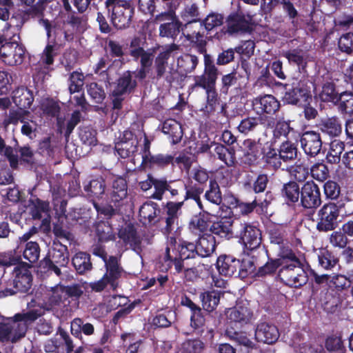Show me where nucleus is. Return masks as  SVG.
Segmentation results:
<instances>
[{"label":"nucleus","mask_w":353,"mask_h":353,"mask_svg":"<svg viewBox=\"0 0 353 353\" xmlns=\"http://www.w3.org/2000/svg\"><path fill=\"white\" fill-rule=\"evenodd\" d=\"M36 310L17 313L13 317L0 322V341L17 343L26 336L29 324L39 317Z\"/></svg>","instance_id":"1"},{"label":"nucleus","mask_w":353,"mask_h":353,"mask_svg":"<svg viewBox=\"0 0 353 353\" xmlns=\"http://www.w3.org/2000/svg\"><path fill=\"white\" fill-rule=\"evenodd\" d=\"M276 85L285 89L282 97L283 103L296 107L307 104L312 100V90L315 88L313 77L308 74L301 75L297 82L292 83L290 88L288 83H277Z\"/></svg>","instance_id":"2"},{"label":"nucleus","mask_w":353,"mask_h":353,"mask_svg":"<svg viewBox=\"0 0 353 353\" xmlns=\"http://www.w3.org/2000/svg\"><path fill=\"white\" fill-rule=\"evenodd\" d=\"M197 256H199L195 243L187 241L177 243L175 239H171L165 248L163 261L169 268L174 265L175 273L179 274L183 270L185 261Z\"/></svg>","instance_id":"3"},{"label":"nucleus","mask_w":353,"mask_h":353,"mask_svg":"<svg viewBox=\"0 0 353 353\" xmlns=\"http://www.w3.org/2000/svg\"><path fill=\"white\" fill-rule=\"evenodd\" d=\"M104 5L113 28L122 30L130 26L135 11L132 0H105Z\"/></svg>","instance_id":"4"},{"label":"nucleus","mask_w":353,"mask_h":353,"mask_svg":"<svg viewBox=\"0 0 353 353\" xmlns=\"http://www.w3.org/2000/svg\"><path fill=\"white\" fill-rule=\"evenodd\" d=\"M32 265L20 262L14 268L12 279L8 283V287L0 291V298L12 296L18 293L30 294L33 282L31 272Z\"/></svg>","instance_id":"5"},{"label":"nucleus","mask_w":353,"mask_h":353,"mask_svg":"<svg viewBox=\"0 0 353 353\" xmlns=\"http://www.w3.org/2000/svg\"><path fill=\"white\" fill-rule=\"evenodd\" d=\"M69 263L68 246L59 239L54 240L47 255L39 262L38 268L41 272H54L56 275L61 274V268L66 267Z\"/></svg>","instance_id":"6"},{"label":"nucleus","mask_w":353,"mask_h":353,"mask_svg":"<svg viewBox=\"0 0 353 353\" xmlns=\"http://www.w3.org/2000/svg\"><path fill=\"white\" fill-rule=\"evenodd\" d=\"M345 199L325 203L317 212L316 228L319 232H327L338 228L341 210L345 207Z\"/></svg>","instance_id":"7"},{"label":"nucleus","mask_w":353,"mask_h":353,"mask_svg":"<svg viewBox=\"0 0 353 353\" xmlns=\"http://www.w3.org/2000/svg\"><path fill=\"white\" fill-rule=\"evenodd\" d=\"M137 87L133 72L126 70L115 81L114 88L109 94L114 110H121L125 97L133 93Z\"/></svg>","instance_id":"8"},{"label":"nucleus","mask_w":353,"mask_h":353,"mask_svg":"<svg viewBox=\"0 0 353 353\" xmlns=\"http://www.w3.org/2000/svg\"><path fill=\"white\" fill-rule=\"evenodd\" d=\"M278 276L283 284L294 288H301L308 281L303 263L302 265L296 268H293L292 265L282 266L278 271Z\"/></svg>","instance_id":"9"},{"label":"nucleus","mask_w":353,"mask_h":353,"mask_svg":"<svg viewBox=\"0 0 353 353\" xmlns=\"http://www.w3.org/2000/svg\"><path fill=\"white\" fill-rule=\"evenodd\" d=\"M253 110L264 118L275 115L281 109V102L272 94H264L254 97L252 102Z\"/></svg>","instance_id":"10"},{"label":"nucleus","mask_w":353,"mask_h":353,"mask_svg":"<svg viewBox=\"0 0 353 353\" xmlns=\"http://www.w3.org/2000/svg\"><path fill=\"white\" fill-rule=\"evenodd\" d=\"M25 46L16 41L6 42L0 46V60L9 66L19 65L26 57Z\"/></svg>","instance_id":"11"},{"label":"nucleus","mask_w":353,"mask_h":353,"mask_svg":"<svg viewBox=\"0 0 353 353\" xmlns=\"http://www.w3.org/2000/svg\"><path fill=\"white\" fill-rule=\"evenodd\" d=\"M236 236L245 247L250 250L259 248L262 241L260 229L256 225L248 222L240 223V229L237 232Z\"/></svg>","instance_id":"12"},{"label":"nucleus","mask_w":353,"mask_h":353,"mask_svg":"<svg viewBox=\"0 0 353 353\" xmlns=\"http://www.w3.org/2000/svg\"><path fill=\"white\" fill-rule=\"evenodd\" d=\"M301 205L307 210H315L321 203V194L319 185L313 181H307L301 187Z\"/></svg>","instance_id":"13"},{"label":"nucleus","mask_w":353,"mask_h":353,"mask_svg":"<svg viewBox=\"0 0 353 353\" xmlns=\"http://www.w3.org/2000/svg\"><path fill=\"white\" fill-rule=\"evenodd\" d=\"M216 81H196L192 85V88H199L205 91L206 103L203 111L210 115L221 105V99L216 89Z\"/></svg>","instance_id":"14"},{"label":"nucleus","mask_w":353,"mask_h":353,"mask_svg":"<svg viewBox=\"0 0 353 353\" xmlns=\"http://www.w3.org/2000/svg\"><path fill=\"white\" fill-rule=\"evenodd\" d=\"M156 19L159 21L170 20V22L160 25L159 35L161 37L175 39L178 36L180 32L182 23L176 18L175 12L172 9L157 14Z\"/></svg>","instance_id":"15"},{"label":"nucleus","mask_w":353,"mask_h":353,"mask_svg":"<svg viewBox=\"0 0 353 353\" xmlns=\"http://www.w3.org/2000/svg\"><path fill=\"white\" fill-rule=\"evenodd\" d=\"M105 272L103 279L109 284L110 290L116 291L119 288L123 273V269L115 256H110L105 264Z\"/></svg>","instance_id":"16"},{"label":"nucleus","mask_w":353,"mask_h":353,"mask_svg":"<svg viewBox=\"0 0 353 353\" xmlns=\"http://www.w3.org/2000/svg\"><path fill=\"white\" fill-rule=\"evenodd\" d=\"M250 21L242 12H232L225 19L226 32L230 34L250 33L253 28Z\"/></svg>","instance_id":"17"},{"label":"nucleus","mask_w":353,"mask_h":353,"mask_svg":"<svg viewBox=\"0 0 353 353\" xmlns=\"http://www.w3.org/2000/svg\"><path fill=\"white\" fill-rule=\"evenodd\" d=\"M300 143L303 152L310 157H316L323 145L320 133L313 130L304 132L301 136Z\"/></svg>","instance_id":"18"},{"label":"nucleus","mask_w":353,"mask_h":353,"mask_svg":"<svg viewBox=\"0 0 353 353\" xmlns=\"http://www.w3.org/2000/svg\"><path fill=\"white\" fill-rule=\"evenodd\" d=\"M109 202L115 208H121L128 203V184L125 178L119 176L113 180Z\"/></svg>","instance_id":"19"},{"label":"nucleus","mask_w":353,"mask_h":353,"mask_svg":"<svg viewBox=\"0 0 353 353\" xmlns=\"http://www.w3.org/2000/svg\"><path fill=\"white\" fill-rule=\"evenodd\" d=\"M118 236L123 243L125 245H128L133 251L137 253L141 251V238L133 223H125L119 229Z\"/></svg>","instance_id":"20"},{"label":"nucleus","mask_w":353,"mask_h":353,"mask_svg":"<svg viewBox=\"0 0 353 353\" xmlns=\"http://www.w3.org/2000/svg\"><path fill=\"white\" fill-rule=\"evenodd\" d=\"M239 259L230 254H221L216 259V268L221 276L237 278Z\"/></svg>","instance_id":"21"},{"label":"nucleus","mask_w":353,"mask_h":353,"mask_svg":"<svg viewBox=\"0 0 353 353\" xmlns=\"http://www.w3.org/2000/svg\"><path fill=\"white\" fill-rule=\"evenodd\" d=\"M233 223L234 219L232 216H224L216 217V220L212 221L210 226L211 234L216 235L224 239L232 238L234 236L232 230Z\"/></svg>","instance_id":"22"},{"label":"nucleus","mask_w":353,"mask_h":353,"mask_svg":"<svg viewBox=\"0 0 353 353\" xmlns=\"http://www.w3.org/2000/svg\"><path fill=\"white\" fill-rule=\"evenodd\" d=\"M183 205V201L179 202L168 201L163 207L165 216H161V221L165 223V229L168 232H171L174 225L178 224L180 211Z\"/></svg>","instance_id":"23"},{"label":"nucleus","mask_w":353,"mask_h":353,"mask_svg":"<svg viewBox=\"0 0 353 353\" xmlns=\"http://www.w3.org/2000/svg\"><path fill=\"white\" fill-rule=\"evenodd\" d=\"M279 336L277 327L266 322L259 323L255 330L256 339L267 344L274 343L277 341Z\"/></svg>","instance_id":"24"},{"label":"nucleus","mask_w":353,"mask_h":353,"mask_svg":"<svg viewBox=\"0 0 353 353\" xmlns=\"http://www.w3.org/2000/svg\"><path fill=\"white\" fill-rule=\"evenodd\" d=\"M161 209L157 203H144L139 208L140 221L143 224H154L161 221Z\"/></svg>","instance_id":"25"},{"label":"nucleus","mask_w":353,"mask_h":353,"mask_svg":"<svg viewBox=\"0 0 353 353\" xmlns=\"http://www.w3.org/2000/svg\"><path fill=\"white\" fill-rule=\"evenodd\" d=\"M226 316L230 322L239 323L242 326L250 322L253 312L249 307L237 304L227 310Z\"/></svg>","instance_id":"26"},{"label":"nucleus","mask_w":353,"mask_h":353,"mask_svg":"<svg viewBox=\"0 0 353 353\" xmlns=\"http://www.w3.org/2000/svg\"><path fill=\"white\" fill-rule=\"evenodd\" d=\"M223 295L224 292L221 290L212 288L204 290L199 294V299L203 310L208 312L214 311L219 304L221 297Z\"/></svg>","instance_id":"27"},{"label":"nucleus","mask_w":353,"mask_h":353,"mask_svg":"<svg viewBox=\"0 0 353 353\" xmlns=\"http://www.w3.org/2000/svg\"><path fill=\"white\" fill-rule=\"evenodd\" d=\"M105 181L102 176H98L90 180L83 186L85 196L90 199L92 203L97 200L103 198L105 191Z\"/></svg>","instance_id":"28"},{"label":"nucleus","mask_w":353,"mask_h":353,"mask_svg":"<svg viewBox=\"0 0 353 353\" xmlns=\"http://www.w3.org/2000/svg\"><path fill=\"white\" fill-rule=\"evenodd\" d=\"M247 142V149L243 154L244 163L250 166L261 164L263 143H257L252 139H248Z\"/></svg>","instance_id":"29"},{"label":"nucleus","mask_w":353,"mask_h":353,"mask_svg":"<svg viewBox=\"0 0 353 353\" xmlns=\"http://www.w3.org/2000/svg\"><path fill=\"white\" fill-rule=\"evenodd\" d=\"M204 69L203 72L201 75L194 76V82L206 81H217L219 71L214 63L212 57L205 53L204 54Z\"/></svg>","instance_id":"30"},{"label":"nucleus","mask_w":353,"mask_h":353,"mask_svg":"<svg viewBox=\"0 0 353 353\" xmlns=\"http://www.w3.org/2000/svg\"><path fill=\"white\" fill-rule=\"evenodd\" d=\"M57 334L60 338L57 339H52V345H48L46 347L48 348L49 352L58 350L59 347H65V353H72L75 346L74 341L68 332L64 330L61 327H59Z\"/></svg>","instance_id":"31"},{"label":"nucleus","mask_w":353,"mask_h":353,"mask_svg":"<svg viewBox=\"0 0 353 353\" xmlns=\"http://www.w3.org/2000/svg\"><path fill=\"white\" fill-rule=\"evenodd\" d=\"M269 183V177L265 173L259 174L255 179L251 175H247L243 182V187L246 190H252L255 194L264 192Z\"/></svg>","instance_id":"32"},{"label":"nucleus","mask_w":353,"mask_h":353,"mask_svg":"<svg viewBox=\"0 0 353 353\" xmlns=\"http://www.w3.org/2000/svg\"><path fill=\"white\" fill-rule=\"evenodd\" d=\"M12 101L20 110L28 109L34 101L32 92L27 87L21 86L13 91Z\"/></svg>","instance_id":"33"},{"label":"nucleus","mask_w":353,"mask_h":353,"mask_svg":"<svg viewBox=\"0 0 353 353\" xmlns=\"http://www.w3.org/2000/svg\"><path fill=\"white\" fill-rule=\"evenodd\" d=\"M181 18L186 22L185 30L190 31L194 23L201 22V12L199 5L196 2L187 4L181 12Z\"/></svg>","instance_id":"34"},{"label":"nucleus","mask_w":353,"mask_h":353,"mask_svg":"<svg viewBox=\"0 0 353 353\" xmlns=\"http://www.w3.org/2000/svg\"><path fill=\"white\" fill-rule=\"evenodd\" d=\"M215 147L214 149L215 156L223 162L228 167H234L237 163L236 150L234 147L227 148L221 143L212 142Z\"/></svg>","instance_id":"35"},{"label":"nucleus","mask_w":353,"mask_h":353,"mask_svg":"<svg viewBox=\"0 0 353 353\" xmlns=\"http://www.w3.org/2000/svg\"><path fill=\"white\" fill-rule=\"evenodd\" d=\"M162 132L168 135L172 144H177L181 142L183 134L181 123L173 119H168L164 121Z\"/></svg>","instance_id":"36"},{"label":"nucleus","mask_w":353,"mask_h":353,"mask_svg":"<svg viewBox=\"0 0 353 353\" xmlns=\"http://www.w3.org/2000/svg\"><path fill=\"white\" fill-rule=\"evenodd\" d=\"M195 245H196L199 256L202 258L211 256L216 247L215 237L208 233L201 235Z\"/></svg>","instance_id":"37"},{"label":"nucleus","mask_w":353,"mask_h":353,"mask_svg":"<svg viewBox=\"0 0 353 353\" xmlns=\"http://www.w3.org/2000/svg\"><path fill=\"white\" fill-rule=\"evenodd\" d=\"M301 188L294 181L284 183L281 190V196L288 205L297 203L301 199Z\"/></svg>","instance_id":"38"},{"label":"nucleus","mask_w":353,"mask_h":353,"mask_svg":"<svg viewBox=\"0 0 353 353\" xmlns=\"http://www.w3.org/2000/svg\"><path fill=\"white\" fill-rule=\"evenodd\" d=\"M277 256L281 267L292 265L293 268H296L302 265L303 262L299 256L288 245H280Z\"/></svg>","instance_id":"39"},{"label":"nucleus","mask_w":353,"mask_h":353,"mask_svg":"<svg viewBox=\"0 0 353 353\" xmlns=\"http://www.w3.org/2000/svg\"><path fill=\"white\" fill-rule=\"evenodd\" d=\"M174 156L170 154L159 153L144 159V165L150 169H164L170 165H174Z\"/></svg>","instance_id":"40"},{"label":"nucleus","mask_w":353,"mask_h":353,"mask_svg":"<svg viewBox=\"0 0 353 353\" xmlns=\"http://www.w3.org/2000/svg\"><path fill=\"white\" fill-rule=\"evenodd\" d=\"M261 163L270 165L278 169L281 165V161L278 155V150L276 149L272 143L266 142L263 144Z\"/></svg>","instance_id":"41"},{"label":"nucleus","mask_w":353,"mask_h":353,"mask_svg":"<svg viewBox=\"0 0 353 353\" xmlns=\"http://www.w3.org/2000/svg\"><path fill=\"white\" fill-rule=\"evenodd\" d=\"M72 264L79 274H83L92 269L90 255L85 252H78L72 258Z\"/></svg>","instance_id":"42"},{"label":"nucleus","mask_w":353,"mask_h":353,"mask_svg":"<svg viewBox=\"0 0 353 353\" xmlns=\"http://www.w3.org/2000/svg\"><path fill=\"white\" fill-rule=\"evenodd\" d=\"M319 129L331 137H338L341 134L342 126L340 119L336 117L322 120L319 124Z\"/></svg>","instance_id":"43"},{"label":"nucleus","mask_w":353,"mask_h":353,"mask_svg":"<svg viewBox=\"0 0 353 353\" xmlns=\"http://www.w3.org/2000/svg\"><path fill=\"white\" fill-rule=\"evenodd\" d=\"M199 63L197 56L191 54H183L177 59V67L184 74L183 77H185L187 74L191 73L196 69Z\"/></svg>","instance_id":"44"},{"label":"nucleus","mask_w":353,"mask_h":353,"mask_svg":"<svg viewBox=\"0 0 353 353\" xmlns=\"http://www.w3.org/2000/svg\"><path fill=\"white\" fill-rule=\"evenodd\" d=\"M60 45L54 40L49 41L43 49L40 61L44 66L53 65L54 58L59 54Z\"/></svg>","instance_id":"45"},{"label":"nucleus","mask_w":353,"mask_h":353,"mask_svg":"<svg viewBox=\"0 0 353 353\" xmlns=\"http://www.w3.org/2000/svg\"><path fill=\"white\" fill-rule=\"evenodd\" d=\"M297 144L288 139L281 143L278 149V155L280 161L284 162L293 161L297 158Z\"/></svg>","instance_id":"46"},{"label":"nucleus","mask_w":353,"mask_h":353,"mask_svg":"<svg viewBox=\"0 0 353 353\" xmlns=\"http://www.w3.org/2000/svg\"><path fill=\"white\" fill-rule=\"evenodd\" d=\"M283 56L288 60L290 63L296 64L302 75L308 74L306 70L307 61L304 58L302 50L298 49L290 50L285 52Z\"/></svg>","instance_id":"47"},{"label":"nucleus","mask_w":353,"mask_h":353,"mask_svg":"<svg viewBox=\"0 0 353 353\" xmlns=\"http://www.w3.org/2000/svg\"><path fill=\"white\" fill-rule=\"evenodd\" d=\"M224 16L217 12H211L208 14L205 19H201L199 27L201 30H205L208 33L217 27L221 26L224 22Z\"/></svg>","instance_id":"48"},{"label":"nucleus","mask_w":353,"mask_h":353,"mask_svg":"<svg viewBox=\"0 0 353 353\" xmlns=\"http://www.w3.org/2000/svg\"><path fill=\"white\" fill-rule=\"evenodd\" d=\"M263 117L259 115L257 117H248L241 121L237 129L241 133L248 134L258 130L263 123Z\"/></svg>","instance_id":"49"},{"label":"nucleus","mask_w":353,"mask_h":353,"mask_svg":"<svg viewBox=\"0 0 353 353\" xmlns=\"http://www.w3.org/2000/svg\"><path fill=\"white\" fill-rule=\"evenodd\" d=\"M204 198L209 202L219 205L223 201L222 192L219 185L214 179H210L209 188L205 191Z\"/></svg>","instance_id":"50"},{"label":"nucleus","mask_w":353,"mask_h":353,"mask_svg":"<svg viewBox=\"0 0 353 353\" xmlns=\"http://www.w3.org/2000/svg\"><path fill=\"white\" fill-rule=\"evenodd\" d=\"M323 190L327 199L332 201L335 200L336 202L340 199H345V201H347L346 196H343V194H341V186L334 181H327L323 185Z\"/></svg>","instance_id":"51"},{"label":"nucleus","mask_w":353,"mask_h":353,"mask_svg":"<svg viewBox=\"0 0 353 353\" xmlns=\"http://www.w3.org/2000/svg\"><path fill=\"white\" fill-rule=\"evenodd\" d=\"M30 214L34 220H41L43 214L47 215L49 212V203L39 198L31 201Z\"/></svg>","instance_id":"52"},{"label":"nucleus","mask_w":353,"mask_h":353,"mask_svg":"<svg viewBox=\"0 0 353 353\" xmlns=\"http://www.w3.org/2000/svg\"><path fill=\"white\" fill-rule=\"evenodd\" d=\"M281 268V263H279L277 258L273 259L268 256L267 262L259 268L258 270L256 272V276L258 277L272 276Z\"/></svg>","instance_id":"53"},{"label":"nucleus","mask_w":353,"mask_h":353,"mask_svg":"<svg viewBox=\"0 0 353 353\" xmlns=\"http://www.w3.org/2000/svg\"><path fill=\"white\" fill-rule=\"evenodd\" d=\"M210 214L208 212H200L194 215L190 220V226L194 230H197L201 232H205L208 230Z\"/></svg>","instance_id":"54"},{"label":"nucleus","mask_w":353,"mask_h":353,"mask_svg":"<svg viewBox=\"0 0 353 353\" xmlns=\"http://www.w3.org/2000/svg\"><path fill=\"white\" fill-rule=\"evenodd\" d=\"M138 141L128 142H116L114 149L122 159H126L137 151Z\"/></svg>","instance_id":"55"},{"label":"nucleus","mask_w":353,"mask_h":353,"mask_svg":"<svg viewBox=\"0 0 353 353\" xmlns=\"http://www.w3.org/2000/svg\"><path fill=\"white\" fill-rule=\"evenodd\" d=\"M344 143L339 141L334 140L330 143V148L326 156V159L328 163L335 164L341 161V155L344 150Z\"/></svg>","instance_id":"56"},{"label":"nucleus","mask_w":353,"mask_h":353,"mask_svg":"<svg viewBox=\"0 0 353 353\" xmlns=\"http://www.w3.org/2000/svg\"><path fill=\"white\" fill-rule=\"evenodd\" d=\"M239 75L235 70L231 72L223 74L221 79L220 92L223 94H228L230 88L239 86L238 79Z\"/></svg>","instance_id":"57"},{"label":"nucleus","mask_w":353,"mask_h":353,"mask_svg":"<svg viewBox=\"0 0 353 353\" xmlns=\"http://www.w3.org/2000/svg\"><path fill=\"white\" fill-rule=\"evenodd\" d=\"M319 263L325 270H331L338 264L339 258L331 251L323 249L319 254Z\"/></svg>","instance_id":"58"},{"label":"nucleus","mask_w":353,"mask_h":353,"mask_svg":"<svg viewBox=\"0 0 353 353\" xmlns=\"http://www.w3.org/2000/svg\"><path fill=\"white\" fill-rule=\"evenodd\" d=\"M337 102L341 113L353 116V92L346 91L341 93Z\"/></svg>","instance_id":"59"},{"label":"nucleus","mask_w":353,"mask_h":353,"mask_svg":"<svg viewBox=\"0 0 353 353\" xmlns=\"http://www.w3.org/2000/svg\"><path fill=\"white\" fill-rule=\"evenodd\" d=\"M234 199L236 206L239 208L241 213L245 215L252 212L257 206L263 208L268 205L266 199L262 201L261 199H258L256 196L254 197L252 202H243L236 198H234Z\"/></svg>","instance_id":"60"},{"label":"nucleus","mask_w":353,"mask_h":353,"mask_svg":"<svg viewBox=\"0 0 353 353\" xmlns=\"http://www.w3.org/2000/svg\"><path fill=\"white\" fill-rule=\"evenodd\" d=\"M204 37V32H201L199 30L197 32L194 30L188 31L186 38L188 40L190 41L192 43H194L197 51L200 54H205L207 53L206 45L207 42L203 39Z\"/></svg>","instance_id":"61"},{"label":"nucleus","mask_w":353,"mask_h":353,"mask_svg":"<svg viewBox=\"0 0 353 353\" xmlns=\"http://www.w3.org/2000/svg\"><path fill=\"white\" fill-rule=\"evenodd\" d=\"M338 93L336 91V85L333 82L327 81L322 86V90L319 97L324 102H337L339 100Z\"/></svg>","instance_id":"62"},{"label":"nucleus","mask_w":353,"mask_h":353,"mask_svg":"<svg viewBox=\"0 0 353 353\" xmlns=\"http://www.w3.org/2000/svg\"><path fill=\"white\" fill-rule=\"evenodd\" d=\"M40 252V246L37 242L28 241L26 243L23 256L25 259L33 263L39 260Z\"/></svg>","instance_id":"63"},{"label":"nucleus","mask_w":353,"mask_h":353,"mask_svg":"<svg viewBox=\"0 0 353 353\" xmlns=\"http://www.w3.org/2000/svg\"><path fill=\"white\" fill-rule=\"evenodd\" d=\"M291 121L285 120L283 118L276 121L274 129L273 130V138L279 139L281 137L288 139V137L293 128L290 126Z\"/></svg>","instance_id":"64"}]
</instances>
